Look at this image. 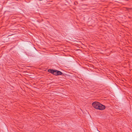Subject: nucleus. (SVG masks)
I'll list each match as a JSON object with an SVG mask.
<instances>
[{
  "label": "nucleus",
  "mask_w": 132,
  "mask_h": 132,
  "mask_svg": "<svg viewBox=\"0 0 132 132\" xmlns=\"http://www.w3.org/2000/svg\"><path fill=\"white\" fill-rule=\"evenodd\" d=\"M57 75H61L62 74V73L60 71L57 70Z\"/></svg>",
  "instance_id": "7ed1b4c3"
},
{
  "label": "nucleus",
  "mask_w": 132,
  "mask_h": 132,
  "mask_svg": "<svg viewBox=\"0 0 132 132\" xmlns=\"http://www.w3.org/2000/svg\"><path fill=\"white\" fill-rule=\"evenodd\" d=\"M93 107L95 109L100 110H103L105 109V106L97 102H95L92 104Z\"/></svg>",
  "instance_id": "f257e3e1"
},
{
  "label": "nucleus",
  "mask_w": 132,
  "mask_h": 132,
  "mask_svg": "<svg viewBox=\"0 0 132 132\" xmlns=\"http://www.w3.org/2000/svg\"><path fill=\"white\" fill-rule=\"evenodd\" d=\"M48 72L53 74L54 75H57V70L49 69L48 70Z\"/></svg>",
  "instance_id": "f03ea898"
}]
</instances>
